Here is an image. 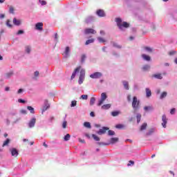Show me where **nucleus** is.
<instances>
[{"label":"nucleus","instance_id":"1","mask_svg":"<svg viewBox=\"0 0 177 177\" xmlns=\"http://www.w3.org/2000/svg\"><path fill=\"white\" fill-rule=\"evenodd\" d=\"M131 106L133 107V114H136V112L140 110V100H138V97L134 96L133 97Z\"/></svg>","mask_w":177,"mask_h":177},{"label":"nucleus","instance_id":"2","mask_svg":"<svg viewBox=\"0 0 177 177\" xmlns=\"http://www.w3.org/2000/svg\"><path fill=\"white\" fill-rule=\"evenodd\" d=\"M118 142V138H112L110 139L109 143L106 142H97L99 146H109V145H114V143H117Z\"/></svg>","mask_w":177,"mask_h":177},{"label":"nucleus","instance_id":"3","mask_svg":"<svg viewBox=\"0 0 177 177\" xmlns=\"http://www.w3.org/2000/svg\"><path fill=\"white\" fill-rule=\"evenodd\" d=\"M84 80H85V69H81L80 75L79 80H78L79 85H82V84H83Z\"/></svg>","mask_w":177,"mask_h":177},{"label":"nucleus","instance_id":"4","mask_svg":"<svg viewBox=\"0 0 177 177\" xmlns=\"http://www.w3.org/2000/svg\"><path fill=\"white\" fill-rule=\"evenodd\" d=\"M103 77V74L100 72H95L90 75V78L92 80H99V78H102Z\"/></svg>","mask_w":177,"mask_h":177},{"label":"nucleus","instance_id":"5","mask_svg":"<svg viewBox=\"0 0 177 177\" xmlns=\"http://www.w3.org/2000/svg\"><path fill=\"white\" fill-rule=\"evenodd\" d=\"M106 99H107V94H106V93H102L101 94V98L97 103V106H102V104L104 103V100H106Z\"/></svg>","mask_w":177,"mask_h":177},{"label":"nucleus","instance_id":"6","mask_svg":"<svg viewBox=\"0 0 177 177\" xmlns=\"http://www.w3.org/2000/svg\"><path fill=\"white\" fill-rule=\"evenodd\" d=\"M96 15L98 17H106V12L102 9L97 10L96 11Z\"/></svg>","mask_w":177,"mask_h":177},{"label":"nucleus","instance_id":"7","mask_svg":"<svg viewBox=\"0 0 177 177\" xmlns=\"http://www.w3.org/2000/svg\"><path fill=\"white\" fill-rule=\"evenodd\" d=\"M35 122H37V119L35 118H32L28 123V127L34 128L35 127Z\"/></svg>","mask_w":177,"mask_h":177},{"label":"nucleus","instance_id":"8","mask_svg":"<svg viewBox=\"0 0 177 177\" xmlns=\"http://www.w3.org/2000/svg\"><path fill=\"white\" fill-rule=\"evenodd\" d=\"M109 129H110L109 127H103L98 131H97V135H104V133H106V131H109Z\"/></svg>","mask_w":177,"mask_h":177},{"label":"nucleus","instance_id":"9","mask_svg":"<svg viewBox=\"0 0 177 177\" xmlns=\"http://www.w3.org/2000/svg\"><path fill=\"white\" fill-rule=\"evenodd\" d=\"M10 151L12 157H17V156H19V151L16 148L10 149Z\"/></svg>","mask_w":177,"mask_h":177},{"label":"nucleus","instance_id":"10","mask_svg":"<svg viewBox=\"0 0 177 177\" xmlns=\"http://www.w3.org/2000/svg\"><path fill=\"white\" fill-rule=\"evenodd\" d=\"M50 107L49 103H48V100H44V105L43 106L41 113H45V111H46V110H48Z\"/></svg>","mask_w":177,"mask_h":177},{"label":"nucleus","instance_id":"11","mask_svg":"<svg viewBox=\"0 0 177 177\" xmlns=\"http://www.w3.org/2000/svg\"><path fill=\"white\" fill-rule=\"evenodd\" d=\"M84 34L86 35H88L89 34H96V30H95L94 29H92V28H86L84 30Z\"/></svg>","mask_w":177,"mask_h":177},{"label":"nucleus","instance_id":"12","mask_svg":"<svg viewBox=\"0 0 177 177\" xmlns=\"http://www.w3.org/2000/svg\"><path fill=\"white\" fill-rule=\"evenodd\" d=\"M162 127H163L164 128H167V123L168 122V121L167 119V115H165V114L162 116Z\"/></svg>","mask_w":177,"mask_h":177},{"label":"nucleus","instance_id":"13","mask_svg":"<svg viewBox=\"0 0 177 177\" xmlns=\"http://www.w3.org/2000/svg\"><path fill=\"white\" fill-rule=\"evenodd\" d=\"M44 27V24L42 22H38L35 24V29L38 30L39 31H42Z\"/></svg>","mask_w":177,"mask_h":177},{"label":"nucleus","instance_id":"14","mask_svg":"<svg viewBox=\"0 0 177 177\" xmlns=\"http://www.w3.org/2000/svg\"><path fill=\"white\" fill-rule=\"evenodd\" d=\"M80 70H81V66H79L75 69L74 72L72 73L71 80H74L75 78V75H77V73H80Z\"/></svg>","mask_w":177,"mask_h":177},{"label":"nucleus","instance_id":"15","mask_svg":"<svg viewBox=\"0 0 177 177\" xmlns=\"http://www.w3.org/2000/svg\"><path fill=\"white\" fill-rule=\"evenodd\" d=\"M93 21H95V17L88 16L86 18L85 23H86V24H89V23H92Z\"/></svg>","mask_w":177,"mask_h":177},{"label":"nucleus","instance_id":"16","mask_svg":"<svg viewBox=\"0 0 177 177\" xmlns=\"http://www.w3.org/2000/svg\"><path fill=\"white\" fill-rule=\"evenodd\" d=\"M120 27H118L120 30H123V28H128L129 27V24L126 21H124L122 24H120Z\"/></svg>","mask_w":177,"mask_h":177},{"label":"nucleus","instance_id":"17","mask_svg":"<svg viewBox=\"0 0 177 177\" xmlns=\"http://www.w3.org/2000/svg\"><path fill=\"white\" fill-rule=\"evenodd\" d=\"M64 57H68L70 56V47L66 46L64 50Z\"/></svg>","mask_w":177,"mask_h":177},{"label":"nucleus","instance_id":"18","mask_svg":"<svg viewBox=\"0 0 177 177\" xmlns=\"http://www.w3.org/2000/svg\"><path fill=\"white\" fill-rule=\"evenodd\" d=\"M11 77H13V71H10L6 73L4 78H6V80H9Z\"/></svg>","mask_w":177,"mask_h":177},{"label":"nucleus","instance_id":"19","mask_svg":"<svg viewBox=\"0 0 177 177\" xmlns=\"http://www.w3.org/2000/svg\"><path fill=\"white\" fill-rule=\"evenodd\" d=\"M142 57L143 60H145L146 62H150V60H151V57H150V56L145 54H142Z\"/></svg>","mask_w":177,"mask_h":177},{"label":"nucleus","instance_id":"20","mask_svg":"<svg viewBox=\"0 0 177 177\" xmlns=\"http://www.w3.org/2000/svg\"><path fill=\"white\" fill-rule=\"evenodd\" d=\"M123 86L126 91H129V83L127 81L122 82Z\"/></svg>","mask_w":177,"mask_h":177},{"label":"nucleus","instance_id":"21","mask_svg":"<svg viewBox=\"0 0 177 177\" xmlns=\"http://www.w3.org/2000/svg\"><path fill=\"white\" fill-rule=\"evenodd\" d=\"M13 24L15 26H20L21 24V21L20 19H17L16 18L13 19Z\"/></svg>","mask_w":177,"mask_h":177},{"label":"nucleus","instance_id":"22","mask_svg":"<svg viewBox=\"0 0 177 177\" xmlns=\"http://www.w3.org/2000/svg\"><path fill=\"white\" fill-rule=\"evenodd\" d=\"M145 92H146V97H150L151 96V90L149 88H145Z\"/></svg>","mask_w":177,"mask_h":177},{"label":"nucleus","instance_id":"23","mask_svg":"<svg viewBox=\"0 0 177 177\" xmlns=\"http://www.w3.org/2000/svg\"><path fill=\"white\" fill-rule=\"evenodd\" d=\"M111 107L110 104H104L101 106L102 110H109Z\"/></svg>","mask_w":177,"mask_h":177},{"label":"nucleus","instance_id":"24","mask_svg":"<svg viewBox=\"0 0 177 177\" xmlns=\"http://www.w3.org/2000/svg\"><path fill=\"white\" fill-rule=\"evenodd\" d=\"M84 127L85 128H88V129H91V128H92V126L91 125V122H84Z\"/></svg>","mask_w":177,"mask_h":177},{"label":"nucleus","instance_id":"25","mask_svg":"<svg viewBox=\"0 0 177 177\" xmlns=\"http://www.w3.org/2000/svg\"><path fill=\"white\" fill-rule=\"evenodd\" d=\"M154 132H156V129H151L149 130L148 132H147L146 135L147 136H150V135H153V133H154Z\"/></svg>","mask_w":177,"mask_h":177},{"label":"nucleus","instance_id":"26","mask_svg":"<svg viewBox=\"0 0 177 177\" xmlns=\"http://www.w3.org/2000/svg\"><path fill=\"white\" fill-rule=\"evenodd\" d=\"M136 119H137V124H139V122H140V120H142V114L139 113H136Z\"/></svg>","mask_w":177,"mask_h":177},{"label":"nucleus","instance_id":"27","mask_svg":"<svg viewBox=\"0 0 177 177\" xmlns=\"http://www.w3.org/2000/svg\"><path fill=\"white\" fill-rule=\"evenodd\" d=\"M144 110H145V111H153V110H154V109L153 108V106H145Z\"/></svg>","mask_w":177,"mask_h":177},{"label":"nucleus","instance_id":"28","mask_svg":"<svg viewBox=\"0 0 177 177\" xmlns=\"http://www.w3.org/2000/svg\"><path fill=\"white\" fill-rule=\"evenodd\" d=\"M25 52L26 53H28V55H30V53H31V46H26L25 47Z\"/></svg>","mask_w":177,"mask_h":177},{"label":"nucleus","instance_id":"29","mask_svg":"<svg viewBox=\"0 0 177 177\" xmlns=\"http://www.w3.org/2000/svg\"><path fill=\"white\" fill-rule=\"evenodd\" d=\"M111 115L112 117H118V115H120V111H112Z\"/></svg>","mask_w":177,"mask_h":177},{"label":"nucleus","instance_id":"30","mask_svg":"<svg viewBox=\"0 0 177 177\" xmlns=\"http://www.w3.org/2000/svg\"><path fill=\"white\" fill-rule=\"evenodd\" d=\"M115 20L118 27L121 28V23H122V19H121V18H116Z\"/></svg>","mask_w":177,"mask_h":177},{"label":"nucleus","instance_id":"31","mask_svg":"<svg viewBox=\"0 0 177 177\" xmlns=\"http://www.w3.org/2000/svg\"><path fill=\"white\" fill-rule=\"evenodd\" d=\"M142 70L143 71H149L150 70V65L149 64H145L142 66Z\"/></svg>","mask_w":177,"mask_h":177},{"label":"nucleus","instance_id":"32","mask_svg":"<svg viewBox=\"0 0 177 177\" xmlns=\"http://www.w3.org/2000/svg\"><path fill=\"white\" fill-rule=\"evenodd\" d=\"M146 128H147V123L145 122L141 125L140 131H145Z\"/></svg>","mask_w":177,"mask_h":177},{"label":"nucleus","instance_id":"33","mask_svg":"<svg viewBox=\"0 0 177 177\" xmlns=\"http://www.w3.org/2000/svg\"><path fill=\"white\" fill-rule=\"evenodd\" d=\"M167 95H168V93H167V91L162 92L160 96V99L162 100L165 99V97H167Z\"/></svg>","mask_w":177,"mask_h":177},{"label":"nucleus","instance_id":"34","mask_svg":"<svg viewBox=\"0 0 177 177\" xmlns=\"http://www.w3.org/2000/svg\"><path fill=\"white\" fill-rule=\"evenodd\" d=\"M95 102H96V98H95V97H92L90 100V106H93V104H95Z\"/></svg>","mask_w":177,"mask_h":177},{"label":"nucleus","instance_id":"35","mask_svg":"<svg viewBox=\"0 0 177 177\" xmlns=\"http://www.w3.org/2000/svg\"><path fill=\"white\" fill-rule=\"evenodd\" d=\"M144 50H145L146 52H149V53H151L153 52V49L150 47H144Z\"/></svg>","mask_w":177,"mask_h":177},{"label":"nucleus","instance_id":"36","mask_svg":"<svg viewBox=\"0 0 177 177\" xmlns=\"http://www.w3.org/2000/svg\"><path fill=\"white\" fill-rule=\"evenodd\" d=\"M92 138L94 139V140H95V142H100V138H99L95 134H93Z\"/></svg>","mask_w":177,"mask_h":177},{"label":"nucleus","instance_id":"37","mask_svg":"<svg viewBox=\"0 0 177 177\" xmlns=\"http://www.w3.org/2000/svg\"><path fill=\"white\" fill-rule=\"evenodd\" d=\"M95 42V39H90L86 40L85 45H89V44H93Z\"/></svg>","mask_w":177,"mask_h":177},{"label":"nucleus","instance_id":"38","mask_svg":"<svg viewBox=\"0 0 177 177\" xmlns=\"http://www.w3.org/2000/svg\"><path fill=\"white\" fill-rule=\"evenodd\" d=\"M9 143H10V140L9 138H7L6 140H5L3 143V147H5V146H8Z\"/></svg>","mask_w":177,"mask_h":177},{"label":"nucleus","instance_id":"39","mask_svg":"<svg viewBox=\"0 0 177 177\" xmlns=\"http://www.w3.org/2000/svg\"><path fill=\"white\" fill-rule=\"evenodd\" d=\"M27 109L31 113V114H34L35 113V111H34V108H32V106H28Z\"/></svg>","mask_w":177,"mask_h":177},{"label":"nucleus","instance_id":"40","mask_svg":"<svg viewBox=\"0 0 177 177\" xmlns=\"http://www.w3.org/2000/svg\"><path fill=\"white\" fill-rule=\"evenodd\" d=\"M154 78H156L157 80H162V76L161 74H155L153 75Z\"/></svg>","mask_w":177,"mask_h":177},{"label":"nucleus","instance_id":"41","mask_svg":"<svg viewBox=\"0 0 177 177\" xmlns=\"http://www.w3.org/2000/svg\"><path fill=\"white\" fill-rule=\"evenodd\" d=\"M97 39L98 42H100V44H103V43L106 42V39H103L101 37H97Z\"/></svg>","mask_w":177,"mask_h":177},{"label":"nucleus","instance_id":"42","mask_svg":"<svg viewBox=\"0 0 177 177\" xmlns=\"http://www.w3.org/2000/svg\"><path fill=\"white\" fill-rule=\"evenodd\" d=\"M71 138V136H70V134H66L64 137V140H65V142H67L68 140H70V138Z\"/></svg>","mask_w":177,"mask_h":177},{"label":"nucleus","instance_id":"43","mask_svg":"<svg viewBox=\"0 0 177 177\" xmlns=\"http://www.w3.org/2000/svg\"><path fill=\"white\" fill-rule=\"evenodd\" d=\"M86 59V55L85 54L82 55L81 63H85Z\"/></svg>","mask_w":177,"mask_h":177},{"label":"nucleus","instance_id":"44","mask_svg":"<svg viewBox=\"0 0 177 177\" xmlns=\"http://www.w3.org/2000/svg\"><path fill=\"white\" fill-rule=\"evenodd\" d=\"M113 46H114V48H117L118 49H121V48H122L121 45H119L115 42L113 43Z\"/></svg>","mask_w":177,"mask_h":177},{"label":"nucleus","instance_id":"45","mask_svg":"<svg viewBox=\"0 0 177 177\" xmlns=\"http://www.w3.org/2000/svg\"><path fill=\"white\" fill-rule=\"evenodd\" d=\"M108 135L109 136H114V135H115V132L113 130H109Z\"/></svg>","mask_w":177,"mask_h":177},{"label":"nucleus","instance_id":"46","mask_svg":"<svg viewBox=\"0 0 177 177\" xmlns=\"http://www.w3.org/2000/svg\"><path fill=\"white\" fill-rule=\"evenodd\" d=\"M80 99L83 100H88V95H82Z\"/></svg>","mask_w":177,"mask_h":177},{"label":"nucleus","instance_id":"47","mask_svg":"<svg viewBox=\"0 0 177 177\" xmlns=\"http://www.w3.org/2000/svg\"><path fill=\"white\" fill-rule=\"evenodd\" d=\"M75 106H77V101L76 100L72 101L71 104V107H75Z\"/></svg>","mask_w":177,"mask_h":177},{"label":"nucleus","instance_id":"48","mask_svg":"<svg viewBox=\"0 0 177 177\" xmlns=\"http://www.w3.org/2000/svg\"><path fill=\"white\" fill-rule=\"evenodd\" d=\"M53 121H55V116H50V118H48V122H53Z\"/></svg>","mask_w":177,"mask_h":177},{"label":"nucleus","instance_id":"49","mask_svg":"<svg viewBox=\"0 0 177 177\" xmlns=\"http://www.w3.org/2000/svg\"><path fill=\"white\" fill-rule=\"evenodd\" d=\"M135 162L133 160H129V163L127 164V167H131V165H134Z\"/></svg>","mask_w":177,"mask_h":177},{"label":"nucleus","instance_id":"50","mask_svg":"<svg viewBox=\"0 0 177 177\" xmlns=\"http://www.w3.org/2000/svg\"><path fill=\"white\" fill-rule=\"evenodd\" d=\"M115 128H117V129H122V128H124V125L123 124H117L115 126Z\"/></svg>","mask_w":177,"mask_h":177},{"label":"nucleus","instance_id":"51","mask_svg":"<svg viewBox=\"0 0 177 177\" xmlns=\"http://www.w3.org/2000/svg\"><path fill=\"white\" fill-rule=\"evenodd\" d=\"M23 34H24V30H18V32H17V35H23Z\"/></svg>","mask_w":177,"mask_h":177},{"label":"nucleus","instance_id":"52","mask_svg":"<svg viewBox=\"0 0 177 177\" xmlns=\"http://www.w3.org/2000/svg\"><path fill=\"white\" fill-rule=\"evenodd\" d=\"M66 127H67V121H64L62 124V128H64V129H66Z\"/></svg>","mask_w":177,"mask_h":177},{"label":"nucleus","instance_id":"53","mask_svg":"<svg viewBox=\"0 0 177 177\" xmlns=\"http://www.w3.org/2000/svg\"><path fill=\"white\" fill-rule=\"evenodd\" d=\"M175 111H176V109L175 108L171 109L170 111V114H171V115H174V114H175Z\"/></svg>","mask_w":177,"mask_h":177},{"label":"nucleus","instance_id":"54","mask_svg":"<svg viewBox=\"0 0 177 177\" xmlns=\"http://www.w3.org/2000/svg\"><path fill=\"white\" fill-rule=\"evenodd\" d=\"M10 13H12L13 15V13H15V9L13 8V7H10V10H9Z\"/></svg>","mask_w":177,"mask_h":177},{"label":"nucleus","instance_id":"55","mask_svg":"<svg viewBox=\"0 0 177 177\" xmlns=\"http://www.w3.org/2000/svg\"><path fill=\"white\" fill-rule=\"evenodd\" d=\"M21 114H27V111L26 109H22L20 111Z\"/></svg>","mask_w":177,"mask_h":177},{"label":"nucleus","instance_id":"56","mask_svg":"<svg viewBox=\"0 0 177 177\" xmlns=\"http://www.w3.org/2000/svg\"><path fill=\"white\" fill-rule=\"evenodd\" d=\"M6 25H7L8 27H9L10 28H12V24H10V23L9 21H7Z\"/></svg>","mask_w":177,"mask_h":177},{"label":"nucleus","instance_id":"57","mask_svg":"<svg viewBox=\"0 0 177 177\" xmlns=\"http://www.w3.org/2000/svg\"><path fill=\"white\" fill-rule=\"evenodd\" d=\"M18 102H19V103H23V104L26 103V100H24L23 99H19Z\"/></svg>","mask_w":177,"mask_h":177},{"label":"nucleus","instance_id":"58","mask_svg":"<svg viewBox=\"0 0 177 177\" xmlns=\"http://www.w3.org/2000/svg\"><path fill=\"white\" fill-rule=\"evenodd\" d=\"M24 92V90L23 88H19L17 91L18 94L23 93Z\"/></svg>","mask_w":177,"mask_h":177},{"label":"nucleus","instance_id":"59","mask_svg":"<svg viewBox=\"0 0 177 177\" xmlns=\"http://www.w3.org/2000/svg\"><path fill=\"white\" fill-rule=\"evenodd\" d=\"M6 125H10V120L6 119Z\"/></svg>","mask_w":177,"mask_h":177},{"label":"nucleus","instance_id":"60","mask_svg":"<svg viewBox=\"0 0 177 177\" xmlns=\"http://www.w3.org/2000/svg\"><path fill=\"white\" fill-rule=\"evenodd\" d=\"M175 53H176V51L172 50V51H171V52L169 53V55H170L171 56H174V55H175Z\"/></svg>","mask_w":177,"mask_h":177},{"label":"nucleus","instance_id":"61","mask_svg":"<svg viewBox=\"0 0 177 177\" xmlns=\"http://www.w3.org/2000/svg\"><path fill=\"white\" fill-rule=\"evenodd\" d=\"M40 3H41V5L42 6L46 5V2L45 1H44V0L41 1H40Z\"/></svg>","mask_w":177,"mask_h":177},{"label":"nucleus","instance_id":"62","mask_svg":"<svg viewBox=\"0 0 177 177\" xmlns=\"http://www.w3.org/2000/svg\"><path fill=\"white\" fill-rule=\"evenodd\" d=\"M38 75H39V71H36L35 72V77H38Z\"/></svg>","mask_w":177,"mask_h":177},{"label":"nucleus","instance_id":"63","mask_svg":"<svg viewBox=\"0 0 177 177\" xmlns=\"http://www.w3.org/2000/svg\"><path fill=\"white\" fill-rule=\"evenodd\" d=\"M79 142H80V143H85V140H82V139H81V138H79Z\"/></svg>","mask_w":177,"mask_h":177},{"label":"nucleus","instance_id":"64","mask_svg":"<svg viewBox=\"0 0 177 177\" xmlns=\"http://www.w3.org/2000/svg\"><path fill=\"white\" fill-rule=\"evenodd\" d=\"M131 95H127V101L128 102H131Z\"/></svg>","mask_w":177,"mask_h":177}]
</instances>
